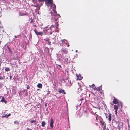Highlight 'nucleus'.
I'll return each mask as SVG.
<instances>
[{
    "instance_id": "obj_1",
    "label": "nucleus",
    "mask_w": 130,
    "mask_h": 130,
    "mask_svg": "<svg viewBox=\"0 0 130 130\" xmlns=\"http://www.w3.org/2000/svg\"><path fill=\"white\" fill-rule=\"evenodd\" d=\"M68 52L66 50H62L59 52L60 55L62 58L67 56Z\"/></svg>"
},
{
    "instance_id": "obj_2",
    "label": "nucleus",
    "mask_w": 130,
    "mask_h": 130,
    "mask_svg": "<svg viewBox=\"0 0 130 130\" xmlns=\"http://www.w3.org/2000/svg\"><path fill=\"white\" fill-rule=\"evenodd\" d=\"M106 116V118L109 121V122L110 123L111 121L112 120V115L110 113H104Z\"/></svg>"
},
{
    "instance_id": "obj_3",
    "label": "nucleus",
    "mask_w": 130,
    "mask_h": 130,
    "mask_svg": "<svg viewBox=\"0 0 130 130\" xmlns=\"http://www.w3.org/2000/svg\"><path fill=\"white\" fill-rule=\"evenodd\" d=\"M67 41L65 39H63L59 41L58 43L60 44V46H63L67 45Z\"/></svg>"
},
{
    "instance_id": "obj_4",
    "label": "nucleus",
    "mask_w": 130,
    "mask_h": 130,
    "mask_svg": "<svg viewBox=\"0 0 130 130\" xmlns=\"http://www.w3.org/2000/svg\"><path fill=\"white\" fill-rule=\"evenodd\" d=\"M34 31L35 34L38 36L40 35L42 36L43 34V32L42 31L38 32L36 29H35Z\"/></svg>"
},
{
    "instance_id": "obj_5",
    "label": "nucleus",
    "mask_w": 130,
    "mask_h": 130,
    "mask_svg": "<svg viewBox=\"0 0 130 130\" xmlns=\"http://www.w3.org/2000/svg\"><path fill=\"white\" fill-rule=\"evenodd\" d=\"M55 25H51V27H55L57 29H58V25H59V24L58 23V22H57V19H55Z\"/></svg>"
},
{
    "instance_id": "obj_6",
    "label": "nucleus",
    "mask_w": 130,
    "mask_h": 130,
    "mask_svg": "<svg viewBox=\"0 0 130 130\" xmlns=\"http://www.w3.org/2000/svg\"><path fill=\"white\" fill-rule=\"evenodd\" d=\"M62 58L64 60V63L67 64L69 62V57L68 56V55Z\"/></svg>"
},
{
    "instance_id": "obj_7",
    "label": "nucleus",
    "mask_w": 130,
    "mask_h": 130,
    "mask_svg": "<svg viewBox=\"0 0 130 130\" xmlns=\"http://www.w3.org/2000/svg\"><path fill=\"white\" fill-rule=\"evenodd\" d=\"M5 78V75L4 73L2 72L0 73V80L4 79Z\"/></svg>"
},
{
    "instance_id": "obj_8",
    "label": "nucleus",
    "mask_w": 130,
    "mask_h": 130,
    "mask_svg": "<svg viewBox=\"0 0 130 130\" xmlns=\"http://www.w3.org/2000/svg\"><path fill=\"white\" fill-rule=\"evenodd\" d=\"M54 123V121L53 118H51V121L50 122V126L51 128H52L53 127V124Z\"/></svg>"
},
{
    "instance_id": "obj_9",
    "label": "nucleus",
    "mask_w": 130,
    "mask_h": 130,
    "mask_svg": "<svg viewBox=\"0 0 130 130\" xmlns=\"http://www.w3.org/2000/svg\"><path fill=\"white\" fill-rule=\"evenodd\" d=\"M114 99L113 101V103L115 104H117L119 103L118 99L115 97H113Z\"/></svg>"
},
{
    "instance_id": "obj_10",
    "label": "nucleus",
    "mask_w": 130,
    "mask_h": 130,
    "mask_svg": "<svg viewBox=\"0 0 130 130\" xmlns=\"http://www.w3.org/2000/svg\"><path fill=\"white\" fill-rule=\"evenodd\" d=\"M43 1H47V3L51 6L53 4V0H43Z\"/></svg>"
},
{
    "instance_id": "obj_11",
    "label": "nucleus",
    "mask_w": 130,
    "mask_h": 130,
    "mask_svg": "<svg viewBox=\"0 0 130 130\" xmlns=\"http://www.w3.org/2000/svg\"><path fill=\"white\" fill-rule=\"evenodd\" d=\"M44 40L45 41V42H46V43L48 45H51V42L50 41V39L48 38H46L44 39Z\"/></svg>"
},
{
    "instance_id": "obj_12",
    "label": "nucleus",
    "mask_w": 130,
    "mask_h": 130,
    "mask_svg": "<svg viewBox=\"0 0 130 130\" xmlns=\"http://www.w3.org/2000/svg\"><path fill=\"white\" fill-rule=\"evenodd\" d=\"M76 76L77 77V80H81L83 78V77L81 76L80 74H76Z\"/></svg>"
},
{
    "instance_id": "obj_13",
    "label": "nucleus",
    "mask_w": 130,
    "mask_h": 130,
    "mask_svg": "<svg viewBox=\"0 0 130 130\" xmlns=\"http://www.w3.org/2000/svg\"><path fill=\"white\" fill-rule=\"evenodd\" d=\"M2 99L1 100V101L2 102H4L5 104H6L7 102V101L5 100V98L3 96H2Z\"/></svg>"
},
{
    "instance_id": "obj_14",
    "label": "nucleus",
    "mask_w": 130,
    "mask_h": 130,
    "mask_svg": "<svg viewBox=\"0 0 130 130\" xmlns=\"http://www.w3.org/2000/svg\"><path fill=\"white\" fill-rule=\"evenodd\" d=\"M58 92L59 93H63L64 94H66V93L65 92L64 90L63 89H61Z\"/></svg>"
},
{
    "instance_id": "obj_15",
    "label": "nucleus",
    "mask_w": 130,
    "mask_h": 130,
    "mask_svg": "<svg viewBox=\"0 0 130 130\" xmlns=\"http://www.w3.org/2000/svg\"><path fill=\"white\" fill-rule=\"evenodd\" d=\"M100 122L101 123V125H104L105 124H106V123H105V122H104L103 120L102 119L100 121Z\"/></svg>"
},
{
    "instance_id": "obj_16",
    "label": "nucleus",
    "mask_w": 130,
    "mask_h": 130,
    "mask_svg": "<svg viewBox=\"0 0 130 130\" xmlns=\"http://www.w3.org/2000/svg\"><path fill=\"white\" fill-rule=\"evenodd\" d=\"M42 85L41 84H38L37 85V86L40 88H41L42 87Z\"/></svg>"
},
{
    "instance_id": "obj_17",
    "label": "nucleus",
    "mask_w": 130,
    "mask_h": 130,
    "mask_svg": "<svg viewBox=\"0 0 130 130\" xmlns=\"http://www.w3.org/2000/svg\"><path fill=\"white\" fill-rule=\"evenodd\" d=\"M10 70V69L9 68L5 67V71H9Z\"/></svg>"
},
{
    "instance_id": "obj_18",
    "label": "nucleus",
    "mask_w": 130,
    "mask_h": 130,
    "mask_svg": "<svg viewBox=\"0 0 130 130\" xmlns=\"http://www.w3.org/2000/svg\"><path fill=\"white\" fill-rule=\"evenodd\" d=\"M118 106L116 105H114V108L115 110H118Z\"/></svg>"
},
{
    "instance_id": "obj_19",
    "label": "nucleus",
    "mask_w": 130,
    "mask_h": 130,
    "mask_svg": "<svg viewBox=\"0 0 130 130\" xmlns=\"http://www.w3.org/2000/svg\"><path fill=\"white\" fill-rule=\"evenodd\" d=\"M46 123L45 122L43 121L42 122V127H44V125L46 124Z\"/></svg>"
},
{
    "instance_id": "obj_20",
    "label": "nucleus",
    "mask_w": 130,
    "mask_h": 130,
    "mask_svg": "<svg viewBox=\"0 0 130 130\" xmlns=\"http://www.w3.org/2000/svg\"><path fill=\"white\" fill-rule=\"evenodd\" d=\"M7 47L9 50V52L11 54H12V52L11 49L8 46H7Z\"/></svg>"
},
{
    "instance_id": "obj_21",
    "label": "nucleus",
    "mask_w": 130,
    "mask_h": 130,
    "mask_svg": "<svg viewBox=\"0 0 130 130\" xmlns=\"http://www.w3.org/2000/svg\"><path fill=\"white\" fill-rule=\"evenodd\" d=\"M36 123V120H32L30 121V123Z\"/></svg>"
},
{
    "instance_id": "obj_22",
    "label": "nucleus",
    "mask_w": 130,
    "mask_h": 130,
    "mask_svg": "<svg viewBox=\"0 0 130 130\" xmlns=\"http://www.w3.org/2000/svg\"><path fill=\"white\" fill-rule=\"evenodd\" d=\"M2 117L3 118L6 117V118H8V117H7V115H6V114L4 115V116H2Z\"/></svg>"
},
{
    "instance_id": "obj_23",
    "label": "nucleus",
    "mask_w": 130,
    "mask_h": 130,
    "mask_svg": "<svg viewBox=\"0 0 130 130\" xmlns=\"http://www.w3.org/2000/svg\"><path fill=\"white\" fill-rule=\"evenodd\" d=\"M49 29V28L48 29V27H45L44 28V30L46 32H47V30Z\"/></svg>"
},
{
    "instance_id": "obj_24",
    "label": "nucleus",
    "mask_w": 130,
    "mask_h": 130,
    "mask_svg": "<svg viewBox=\"0 0 130 130\" xmlns=\"http://www.w3.org/2000/svg\"><path fill=\"white\" fill-rule=\"evenodd\" d=\"M25 86L27 87V89H30V87L28 85L26 84L25 85Z\"/></svg>"
},
{
    "instance_id": "obj_25",
    "label": "nucleus",
    "mask_w": 130,
    "mask_h": 130,
    "mask_svg": "<svg viewBox=\"0 0 130 130\" xmlns=\"http://www.w3.org/2000/svg\"><path fill=\"white\" fill-rule=\"evenodd\" d=\"M103 130H106V124H105V125H104V127H103Z\"/></svg>"
},
{
    "instance_id": "obj_26",
    "label": "nucleus",
    "mask_w": 130,
    "mask_h": 130,
    "mask_svg": "<svg viewBox=\"0 0 130 130\" xmlns=\"http://www.w3.org/2000/svg\"><path fill=\"white\" fill-rule=\"evenodd\" d=\"M97 88L98 89V91H100L101 90H102V89L100 88V87L98 88Z\"/></svg>"
},
{
    "instance_id": "obj_27",
    "label": "nucleus",
    "mask_w": 130,
    "mask_h": 130,
    "mask_svg": "<svg viewBox=\"0 0 130 130\" xmlns=\"http://www.w3.org/2000/svg\"><path fill=\"white\" fill-rule=\"evenodd\" d=\"M52 5H53V6L54 5L53 8L54 9H55L56 8V6L54 4H53Z\"/></svg>"
},
{
    "instance_id": "obj_28",
    "label": "nucleus",
    "mask_w": 130,
    "mask_h": 130,
    "mask_svg": "<svg viewBox=\"0 0 130 130\" xmlns=\"http://www.w3.org/2000/svg\"><path fill=\"white\" fill-rule=\"evenodd\" d=\"M94 90H96L97 91H98V88H96V87H95L94 88H93Z\"/></svg>"
},
{
    "instance_id": "obj_29",
    "label": "nucleus",
    "mask_w": 130,
    "mask_h": 130,
    "mask_svg": "<svg viewBox=\"0 0 130 130\" xmlns=\"http://www.w3.org/2000/svg\"><path fill=\"white\" fill-rule=\"evenodd\" d=\"M118 110H115V113L116 115H117V111Z\"/></svg>"
},
{
    "instance_id": "obj_30",
    "label": "nucleus",
    "mask_w": 130,
    "mask_h": 130,
    "mask_svg": "<svg viewBox=\"0 0 130 130\" xmlns=\"http://www.w3.org/2000/svg\"><path fill=\"white\" fill-rule=\"evenodd\" d=\"M34 19H32L30 21V23H34Z\"/></svg>"
},
{
    "instance_id": "obj_31",
    "label": "nucleus",
    "mask_w": 130,
    "mask_h": 130,
    "mask_svg": "<svg viewBox=\"0 0 130 130\" xmlns=\"http://www.w3.org/2000/svg\"><path fill=\"white\" fill-rule=\"evenodd\" d=\"M38 2H43V0H38Z\"/></svg>"
},
{
    "instance_id": "obj_32",
    "label": "nucleus",
    "mask_w": 130,
    "mask_h": 130,
    "mask_svg": "<svg viewBox=\"0 0 130 130\" xmlns=\"http://www.w3.org/2000/svg\"><path fill=\"white\" fill-rule=\"evenodd\" d=\"M12 59L13 60H16L17 59V58L16 57H13L12 58Z\"/></svg>"
},
{
    "instance_id": "obj_33",
    "label": "nucleus",
    "mask_w": 130,
    "mask_h": 130,
    "mask_svg": "<svg viewBox=\"0 0 130 130\" xmlns=\"http://www.w3.org/2000/svg\"><path fill=\"white\" fill-rule=\"evenodd\" d=\"M120 104L121 106V108H122V102H120Z\"/></svg>"
},
{
    "instance_id": "obj_34",
    "label": "nucleus",
    "mask_w": 130,
    "mask_h": 130,
    "mask_svg": "<svg viewBox=\"0 0 130 130\" xmlns=\"http://www.w3.org/2000/svg\"><path fill=\"white\" fill-rule=\"evenodd\" d=\"M92 85V88H94V87L95 86L94 84H93Z\"/></svg>"
},
{
    "instance_id": "obj_35",
    "label": "nucleus",
    "mask_w": 130,
    "mask_h": 130,
    "mask_svg": "<svg viewBox=\"0 0 130 130\" xmlns=\"http://www.w3.org/2000/svg\"><path fill=\"white\" fill-rule=\"evenodd\" d=\"M118 129H119V130H120V126H118Z\"/></svg>"
},
{
    "instance_id": "obj_36",
    "label": "nucleus",
    "mask_w": 130,
    "mask_h": 130,
    "mask_svg": "<svg viewBox=\"0 0 130 130\" xmlns=\"http://www.w3.org/2000/svg\"><path fill=\"white\" fill-rule=\"evenodd\" d=\"M11 115V114L10 113H9L8 115H7V117L8 116H10Z\"/></svg>"
},
{
    "instance_id": "obj_37",
    "label": "nucleus",
    "mask_w": 130,
    "mask_h": 130,
    "mask_svg": "<svg viewBox=\"0 0 130 130\" xmlns=\"http://www.w3.org/2000/svg\"><path fill=\"white\" fill-rule=\"evenodd\" d=\"M95 124L96 125L98 126V123H95Z\"/></svg>"
},
{
    "instance_id": "obj_38",
    "label": "nucleus",
    "mask_w": 130,
    "mask_h": 130,
    "mask_svg": "<svg viewBox=\"0 0 130 130\" xmlns=\"http://www.w3.org/2000/svg\"><path fill=\"white\" fill-rule=\"evenodd\" d=\"M96 121H98V117H96Z\"/></svg>"
},
{
    "instance_id": "obj_39",
    "label": "nucleus",
    "mask_w": 130,
    "mask_h": 130,
    "mask_svg": "<svg viewBox=\"0 0 130 130\" xmlns=\"http://www.w3.org/2000/svg\"><path fill=\"white\" fill-rule=\"evenodd\" d=\"M89 87H91V88H92V85H90L89 86Z\"/></svg>"
},
{
    "instance_id": "obj_40",
    "label": "nucleus",
    "mask_w": 130,
    "mask_h": 130,
    "mask_svg": "<svg viewBox=\"0 0 130 130\" xmlns=\"http://www.w3.org/2000/svg\"><path fill=\"white\" fill-rule=\"evenodd\" d=\"M106 130H109V129H108V128H107Z\"/></svg>"
},
{
    "instance_id": "obj_41",
    "label": "nucleus",
    "mask_w": 130,
    "mask_h": 130,
    "mask_svg": "<svg viewBox=\"0 0 130 130\" xmlns=\"http://www.w3.org/2000/svg\"><path fill=\"white\" fill-rule=\"evenodd\" d=\"M35 123V125H36V124H37L36 123Z\"/></svg>"
},
{
    "instance_id": "obj_42",
    "label": "nucleus",
    "mask_w": 130,
    "mask_h": 130,
    "mask_svg": "<svg viewBox=\"0 0 130 130\" xmlns=\"http://www.w3.org/2000/svg\"><path fill=\"white\" fill-rule=\"evenodd\" d=\"M50 13L51 14V15L52 16V13L51 12H50Z\"/></svg>"
},
{
    "instance_id": "obj_43",
    "label": "nucleus",
    "mask_w": 130,
    "mask_h": 130,
    "mask_svg": "<svg viewBox=\"0 0 130 130\" xmlns=\"http://www.w3.org/2000/svg\"><path fill=\"white\" fill-rule=\"evenodd\" d=\"M14 123H16V121H15V122H14Z\"/></svg>"
},
{
    "instance_id": "obj_44",
    "label": "nucleus",
    "mask_w": 130,
    "mask_h": 130,
    "mask_svg": "<svg viewBox=\"0 0 130 130\" xmlns=\"http://www.w3.org/2000/svg\"><path fill=\"white\" fill-rule=\"evenodd\" d=\"M14 37H15V38H17V36H14Z\"/></svg>"
},
{
    "instance_id": "obj_45",
    "label": "nucleus",
    "mask_w": 130,
    "mask_h": 130,
    "mask_svg": "<svg viewBox=\"0 0 130 130\" xmlns=\"http://www.w3.org/2000/svg\"><path fill=\"white\" fill-rule=\"evenodd\" d=\"M67 46H68V47L69 46V45L68 44V45H67Z\"/></svg>"
},
{
    "instance_id": "obj_46",
    "label": "nucleus",
    "mask_w": 130,
    "mask_h": 130,
    "mask_svg": "<svg viewBox=\"0 0 130 130\" xmlns=\"http://www.w3.org/2000/svg\"><path fill=\"white\" fill-rule=\"evenodd\" d=\"M58 66H59V67H61V65H58Z\"/></svg>"
},
{
    "instance_id": "obj_47",
    "label": "nucleus",
    "mask_w": 130,
    "mask_h": 130,
    "mask_svg": "<svg viewBox=\"0 0 130 130\" xmlns=\"http://www.w3.org/2000/svg\"><path fill=\"white\" fill-rule=\"evenodd\" d=\"M10 79L11 77V76H10Z\"/></svg>"
},
{
    "instance_id": "obj_48",
    "label": "nucleus",
    "mask_w": 130,
    "mask_h": 130,
    "mask_svg": "<svg viewBox=\"0 0 130 130\" xmlns=\"http://www.w3.org/2000/svg\"><path fill=\"white\" fill-rule=\"evenodd\" d=\"M77 50H76V51H75V52H77Z\"/></svg>"
},
{
    "instance_id": "obj_49",
    "label": "nucleus",
    "mask_w": 130,
    "mask_h": 130,
    "mask_svg": "<svg viewBox=\"0 0 130 130\" xmlns=\"http://www.w3.org/2000/svg\"><path fill=\"white\" fill-rule=\"evenodd\" d=\"M2 97V96H0V98H1Z\"/></svg>"
},
{
    "instance_id": "obj_50",
    "label": "nucleus",
    "mask_w": 130,
    "mask_h": 130,
    "mask_svg": "<svg viewBox=\"0 0 130 130\" xmlns=\"http://www.w3.org/2000/svg\"><path fill=\"white\" fill-rule=\"evenodd\" d=\"M111 105H113V104H112V103H111Z\"/></svg>"
},
{
    "instance_id": "obj_51",
    "label": "nucleus",
    "mask_w": 130,
    "mask_h": 130,
    "mask_svg": "<svg viewBox=\"0 0 130 130\" xmlns=\"http://www.w3.org/2000/svg\"><path fill=\"white\" fill-rule=\"evenodd\" d=\"M26 15V14H24L23 15Z\"/></svg>"
},
{
    "instance_id": "obj_52",
    "label": "nucleus",
    "mask_w": 130,
    "mask_h": 130,
    "mask_svg": "<svg viewBox=\"0 0 130 130\" xmlns=\"http://www.w3.org/2000/svg\"><path fill=\"white\" fill-rule=\"evenodd\" d=\"M52 34V32L51 33V34Z\"/></svg>"
},
{
    "instance_id": "obj_53",
    "label": "nucleus",
    "mask_w": 130,
    "mask_h": 130,
    "mask_svg": "<svg viewBox=\"0 0 130 130\" xmlns=\"http://www.w3.org/2000/svg\"><path fill=\"white\" fill-rule=\"evenodd\" d=\"M79 88H78V90H79Z\"/></svg>"
}]
</instances>
